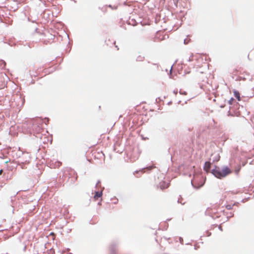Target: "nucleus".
Instances as JSON below:
<instances>
[{"label":"nucleus","mask_w":254,"mask_h":254,"mask_svg":"<svg viewBox=\"0 0 254 254\" xmlns=\"http://www.w3.org/2000/svg\"><path fill=\"white\" fill-rule=\"evenodd\" d=\"M234 205V204L233 205V206ZM226 208L228 209V210H230V209H232V208H233V205H231L230 204H228V205H227L226 206Z\"/></svg>","instance_id":"nucleus-7"},{"label":"nucleus","mask_w":254,"mask_h":254,"mask_svg":"<svg viewBox=\"0 0 254 254\" xmlns=\"http://www.w3.org/2000/svg\"><path fill=\"white\" fill-rule=\"evenodd\" d=\"M212 174L217 178L222 179L232 173L231 169L228 167H224L222 169L219 167H216L212 170Z\"/></svg>","instance_id":"nucleus-1"},{"label":"nucleus","mask_w":254,"mask_h":254,"mask_svg":"<svg viewBox=\"0 0 254 254\" xmlns=\"http://www.w3.org/2000/svg\"><path fill=\"white\" fill-rule=\"evenodd\" d=\"M152 168V167H150L149 169H151Z\"/></svg>","instance_id":"nucleus-12"},{"label":"nucleus","mask_w":254,"mask_h":254,"mask_svg":"<svg viewBox=\"0 0 254 254\" xmlns=\"http://www.w3.org/2000/svg\"><path fill=\"white\" fill-rule=\"evenodd\" d=\"M61 164H62V163L61 162H57V166L58 167L60 166L61 165Z\"/></svg>","instance_id":"nucleus-9"},{"label":"nucleus","mask_w":254,"mask_h":254,"mask_svg":"<svg viewBox=\"0 0 254 254\" xmlns=\"http://www.w3.org/2000/svg\"><path fill=\"white\" fill-rule=\"evenodd\" d=\"M3 172V170L2 169L0 170V175H1L2 174Z\"/></svg>","instance_id":"nucleus-10"},{"label":"nucleus","mask_w":254,"mask_h":254,"mask_svg":"<svg viewBox=\"0 0 254 254\" xmlns=\"http://www.w3.org/2000/svg\"><path fill=\"white\" fill-rule=\"evenodd\" d=\"M235 97L238 99V101H241L240 94L239 91L234 90L233 91Z\"/></svg>","instance_id":"nucleus-5"},{"label":"nucleus","mask_w":254,"mask_h":254,"mask_svg":"<svg viewBox=\"0 0 254 254\" xmlns=\"http://www.w3.org/2000/svg\"><path fill=\"white\" fill-rule=\"evenodd\" d=\"M168 187L169 184L164 181H162L161 182H160L159 183L158 185L157 186V188H159L162 190L166 189Z\"/></svg>","instance_id":"nucleus-3"},{"label":"nucleus","mask_w":254,"mask_h":254,"mask_svg":"<svg viewBox=\"0 0 254 254\" xmlns=\"http://www.w3.org/2000/svg\"><path fill=\"white\" fill-rule=\"evenodd\" d=\"M193 59L197 61L198 63L202 62L203 61L202 55L199 54L192 55L189 57L188 61H192Z\"/></svg>","instance_id":"nucleus-2"},{"label":"nucleus","mask_w":254,"mask_h":254,"mask_svg":"<svg viewBox=\"0 0 254 254\" xmlns=\"http://www.w3.org/2000/svg\"><path fill=\"white\" fill-rule=\"evenodd\" d=\"M102 195V191H96L95 195L94 196V198L95 199H97L98 197H101Z\"/></svg>","instance_id":"nucleus-6"},{"label":"nucleus","mask_w":254,"mask_h":254,"mask_svg":"<svg viewBox=\"0 0 254 254\" xmlns=\"http://www.w3.org/2000/svg\"><path fill=\"white\" fill-rule=\"evenodd\" d=\"M234 98H231L229 100V101H228L229 104L230 105H232V103H233V102H234Z\"/></svg>","instance_id":"nucleus-8"},{"label":"nucleus","mask_w":254,"mask_h":254,"mask_svg":"<svg viewBox=\"0 0 254 254\" xmlns=\"http://www.w3.org/2000/svg\"><path fill=\"white\" fill-rule=\"evenodd\" d=\"M211 167V163L209 162H206L204 166V170L208 171Z\"/></svg>","instance_id":"nucleus-4"},{"label":"nucleus","mask_w":254,"mask_h":254,"mask_svg":"<svg viewBox=\"0 0 254 254\" xmlns=\"http://www.w3.org/2000/svg\"><path fill=\"white\" fill-rule=\"evenodd\" d=\"M239 171V170H238L236 171V173H237V174H238Z\"/></svg>","instance_id":"nucleus-11"}]
</instances>
